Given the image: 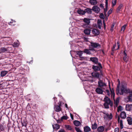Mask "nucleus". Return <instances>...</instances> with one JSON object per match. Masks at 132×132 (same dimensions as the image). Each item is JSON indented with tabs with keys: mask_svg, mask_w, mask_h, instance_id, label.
Returning a JSON list of instances; mask_svg holds the SVG:
<instances>
[{
	"mask_svg": "<svg viewBox=\"0 0 132 132\" xmlns=\"http://www.w3.org/2000/svg\"><path fill=\"white\" fill-rule=\"evenodd\" d=\"M118 82V84L116 88L117 94H119L121 95H123L124 93V85L122 82L120 86V82L119 80Z\"/></svg>",
	"mask_w": 132,
	"mask_h": 132,
	"instance_id": "obj_1",
	"label": "nucleus"
},
{
	"mask_svg": "<svg viewBox=\"0 0 132 132\" xmlns=\"http://www.w3.org/2000/svg\"><path fill=\"white\" fill-rule=\"evenodd\" d=\"M103 118L105 121L109 120H111L112 118V115L111 113L109 114L108 113L106 112L105 111L103 112Z\"/></svg>",
	"mask_w": 132,
	"mask_h": 132,
	"instance_id": "obj_2",
	"label": "nucleus"
},
{
	"mask_svg": "<svg viewBox=\"0 0 132 132\" xmlns=\"http://www.w3.org/2000/svg\"><path fill=\"white\" fill-rule=\"evenodd\" d=\"M98 84L99 87L102 88L103 89H104V87L106 86V84L101 80L98 81Z\"/></svg>",
	"mask_w": 132,
	"mask_h": 132,
	"instance_id": "obj_3",
	"label": "nucleus"
},
{
	"mask_svg": "<svg viewBox=\"0 0 132 132\" xmlns=\"http://www.w3.org/2000/svg\"><path fill=\"white\" fill-rule=\"evenodd\" d=\"M130 93L131 94L124 99V101L126 102H132V91Z\"/></svg>",
	"mask_w": 132,
	"mask_h": 132,
	"instance_id": "obj_4",
	"label": "nucleus"
},
{
	"mask_svg": "<svg viewBox=\"0 0 132 132\" xmlns=\"http://www.w3.org/2000/svg\"><path fill=\"white\" fill-rule=\"evenodd\" d=\"M104 101L105 102L109 103L111 106H112L113 104L111 101L108 97L105 96L104 99Z\"/></svg>",
	"mask_w": 132,
	"mask_h": 132,
	"instance_id": "obj_5",
	"label": "nucleus"
},
{
	"mask_svg": "<svg viewBox=\"0 0 132 132\" xmlns=\"http://www.w3.org/2000/svg\"><path fill=\"white\" fill-rule=\"evenodd\" d=\"M92 46L94 48H98L100 47V45L98 43H91L90 47Z\"/></svg>",
	"mask_w": 132,
	"mask_h": 132,
	"instance_id": "obj_6",
	"label": "nucleus"
},
{
	"mask_svg": "<svg viewBox=\"0 0 132 132\" xmlns=\"http://www.w3.org/2000/svg\"><path fill=\"white\" fill-rule=\"evenodd\" d=\"M59 105H54V107L55 110L56 112H59L61 111V108L60 107L61 106V102H59Z\"/></svg>",
	"mask_w": 132,
	"mask_h": 132,
	"instance_id": "obj_7",
	"label": "nucleus"
},
{
	"mask_svg": "<svg viewBox=\"0 0 132 132\" xmlns=\"http://www.w3.org/2000/svg\"><path fill=\"white\" fill-rule=\"evenodd\" d=\"M92 10L96 13H98L100 11V9L97 6H94L92 9Z\"/></svg>",
	"mask_w": 132,
	"mask_h": 132,
	"instance_id": "obj_8",
	"label": "nucleus"
},
{
	"mask_svg": "<svg viewBox=\"0 0 132 132\" xmlns=\"http://www.w3.org/2000/svg\"><path fill=\"white\" fill-rule=\"evenodd\" d=\"M103 89L100 87H97L95 89L96 92L98 94H102L103 91Z\"/></svg>",
	"mask_w": 132,
	"mask_h": 132,
	"instance_id": "obj_9",
	"label": "nucleus"
},
{
	"mask_svg": "<svg viewBox=\"0 0 132 132\" xmlns=\"http://www.w3.org/2000/svg\"><path fill=\"white\" fill-rule=\"evenodd\" d=\"M91 75L92 77L96 78H98L100 76V74L98 72L95 71L92 72Z\"/></svg>",
	"mask_w": 132,
	"mask_h": 132,
	"instance_id": "obj_10",
	"label": "nucleus"
},
{
	"mask_svg": "<svg viewBox=\"0 0 132 132\" xmlns=\"http://www.w3.org/2000/svg\"><path fill=\"white\" fill-rule=\"evenodd\" d=\"M118 47L116 48L117 44H115L113 46V47L112 48V51H113L115 50H116L118 49L119 48V43L118 42H117Z\"/></svg>",
	"mask_w": 132,
	"mask_h": 132,
	"instance_id": "obj_11",
	"label": "nucleus"
},
{
	"mask_svg": "<svg viewBox=\"0 0 132 132\" xmlns=\"http://www.w3.org/2000/svg\"><path fill=\"white\" fill-rule=\"evenodd\" d=\"M92 32L95 35H98L100 34L99 30L96 29H93L92 31Z\"/></svg>",
	"mask_w": 132,
	"mask_h": 132,
	"instance_id": "obj_12",
	"label": "nucleus"
},
{
	"mask_svg": "<svg viewBox=\"0 0 132 132\" xmlns=\"http://www.w3.org/2000/svg\"><path fill=\"white\" fill-rule=\"evenodd\" d=\"M126 119L128 122V123L130 125L132 124V119L131 117H128Z\"/></svg>",
	"mask_w": 132,
	"mask_h": 132,
	"instance_id": "obj_13",
	"label": "nucleus"
},
{
	"mask_svg": "<svg viewBox=\"0 0 132 132\" xmlns=\"http://www.w3.org/2000/svg\"><path fill=\"white\" fill-rule=\"evenodd\" d=\"M90 60L93 63L96 64L98 62V60L97 58L95 57H90Z\"/></svg>",
	"mask_w": 132,
	"mask_h": 132,
	"instance_id": "obj_14",
	"label": "nucleus"
},
{
	"mask_svg": "<svg viewBox=\"0 0 132 132\" xmlns=\"http://www.w3.org/2000/svg\"><path fill=\"white\" fill-rule=\"evenodd\" d=\"M93 49L91 48L90 47L89 48V49H85L84 50V52L86 53L87 54H90L91 53H90V50H92Z\"/></svg>",
	"mask_w": 132,
	"mask_h": 132,
	"instance_id": "obj_15",
	"label": "nucleus"
},
{
	"mask_svg": "<svg viewBox=\"0 0 132 132\" xmlns=\"http://www.w3.org/2000/svg\"><path fill=\"white\" fill-rule=\"evenodd\" d=\"M118 120L120 123L121 129H122L123 128L122 120H120V118L119 117H118Z\"/></svg>",
	"mask_w": 132,
	"mask_h": 132,
	"instance_id": "obj_16",
	"label": "nucleus"
},
{
	"mask_svg": "<svg viewBox=\"0 0 132 132\" xmlns=\"http://www.w3.org/2000/svg\"><path fill=\"white\" fill-rule=\"evenodd\" d=\"M93 69L95 71H98L100 70L101 68L98 66H93L92 67Z\"/></svg>",
	"mask_w": 132,
	"mask_h": 132,
	"instance_id": "obj_17",
	"label": "nucleus"
},
{
	"mask_svg": "<svg viewBox=\"0 0 132 132\" xmlns=\"http://www.w3.org/2000/svg\"><path fill=\"white\" fill-rule=\"evenodd\" d=\"M84 131L85 132H88L91 130V129L88 126H86L84 128Z\"/></svg>",
	"mask_w": 132,
	"mask_h": 132,
	"instance_id": "obj_18",
	"label": "nucleus"
},
{
	"mask_svg": "<svg viewBox=\"0 0 132 132\" xmlns=\"http://www.w3.org/2000/svg\"><path fill=\"white\" fill-rule=\"evenodd\" d=\"M77 12L79 14L81 15H84L85 14V12L84 11L81 9H79L77 11Z\"/></svg>",
	"mask_w": 132,
	"mask_h": 132,
	"instance_id": "obj_19",
	"label": "nucleus"
},
{
	"mask_svg": "<svg viewBox=\"0 0 132 132\" xmlns=\"http://www.w3.org/2000/svg\"><path fill=\"white\" fill-rule=\"evenodd\" d=\"M129 57L127 56V54L124 51V61L127 62L129 60Z\"/></svg>",
	"mask_w": 132,
	"mask_h": 132,
	"instance_id": "obj_20",
	"label": "nucleus"
},
{
	"mask_svg": "<svg viewBox=\"0 0 132 132\" xmlns=\"http://www.w3.org/2000/svg\"><path fill=\"white\" fill-rule=\"evenodd\" d=\"M54 129H55L56 130H57L60 128L59 125L57 124H55L52 125Z\"/></svg>",
	"mask_w": 132,
	"mask_h": 132,
	"instance_id": "obj_21",
	"label": "nucleus"
},
{
	"mask_svg": "<svg viewBox=\"0 0 132 132\" xmlns=\"http://www.w3.org/2000/svg\"><path fill=\"white\" fill-rule=\"evenodd\" d=\"M85 13H87L88 14H91L92 12V10L89 8H87L85 9Z\"/></svg>",
	"mask_w": 132,
	"mask_h": 132,
	"instance_id": "obj_22",
	"label": "nucleus"
},
{
	"mask_svg": "<svg viewBox=\"0 0 132 132\" xmlns=\"http://www.w3.org/2000/svg\"><path fill=\"white\" fill-rule=\"evenodd\" d=\"M125 84H124V85ZM130 93V90L129 89L126 87L124 86V93L128 94Z\"/></svg>",
	"mask_w": 132,
	"mask_h": 132,
	"instance_id": "obj_23",
	"label": "nucleus"
},
{
	"mask_svg": "<svg viewBox=\"0 0 132 132\" xmlns=\"http://www.w3.org/2000/svg\"><path fill=\"white\" fill-rule=\"evenodd\" d=\"M104 127L103 126L99 127L97 129L98 132H103L104 130Z\"/></svg>",
	"mask_w": 132,
	"mask_h": 132,
	"instance_id": "obj_24",
	"label": "nucleus"
},
{
	"mask_svg": "<svg viewBox=\"0 0 132 132\" xmlns=\"http://www.w3.org/2000/svg\"><path fill=\"white\" fill-rule=\"evenodd\" d=\"M123 6V4H120L117 9V12H119L120 11H121Z\"/></svg>",
	"mask_w": 132,
	"mask_h": 132,
	"instance_id": "obj_25",
	"label": "nucleus"
},
{
	"mask_svg": "<svg viewBox=\"0 0 132 132\" xmlns=\"http://www.w3.org/2000/svg\"><path fill=\"white\" fill-rule=\"evenodd\" d=\"M89 2L91 5H96L97 3L96 0H90Z\"/></svg>",
	"mask_w": 132,
	"mask_h": 132,
	"instance_id": "obj_26",
	"label": "nucleus"
},
{
	"mask_svg": "<svg viewBox=\"0 0 132 132\" xmlns=\"http://www.w3.org/2000/svg\"><path fill=\"white\" fill-rule=\"evenodd\" d=\"M105 6H106V8L105 9H104V15L106 16V12L108 10V1L107 0H106L105 2Z\"/></svg>",
	"mask_w": 132,
	"mask_h": 132,
	"instance_id": "obj_27",
	"label": "nucleus"
},
{
	"mask_svg": "<svg viewBox=\"0 0 132 132\" xmlns=\"http://www.w3.org/2000/svg\"><path fill=\"white\" fill-rule=\"evenodd\" d=\"M84 22L87 25H88L90 23V21L89 19L85 18L83 20Z\"/></svg>",
	"mask_w": 132,
	"mask_h": 132,
	"instance_id": "obj_28",
	"label": "nucleus"
},
{
	"mask_svg": "<svg viewBox=\"0 0 132 132\" xmlns=\"http://www.w3.org/2000/svg\"><path fill=\"white\" fill-rule=\"evenodd\" d=\"M73 123L74 125L77 126H79L80 124V122L79 121L75 120L73 122Z\"/></svg>",
	"mask_w": 132,
	"mask_h": 132,
	"instance_id": "obj_29",
	"label": "nucleus"
},
{
	"mask_svg": "<svg viewBox=\"0 0 132 132\" xmlns=\"http://www.w3.org/2000/svg\"><path fill=\"white\" fill-rule=\"evenodd\" d=\"M84 31L85 34L89 35L90 34V31L88 29H86L84 30Z\"/></svg>",
	"mask_w": 132,
	"mask_h": 132,
	"instance_id": "obj_30",
	"label": "nucleus"
},
{
	"mask_svg": "<svg viewBox=\"0 0 132 132\" xmlns=\"http://www.w3.org/2000/svg\"><path fill=\"white\" fill-rule=\"evenodd\" d=\"M114 103H115V107H117L118 104L119 102V99L118 98H117L116 100H115L114 99Z\"/></svg>",
	"mask_w": 132,
	"mask_h": 132,
	"instance_id": "obj_31",
	"label": "nucleus"
},
{
	"mask_svg": "<svg viewBox=\"0 0 132 132\" xmlns=\"http://www.w3.org/2000/svg\"><path fill=\"white\" fill-rule=\"evenodd\" d=\"M97 124L95 122L92 125V128L93 129H96L97 128Z\"/></svg>",
	"mask_w": 132,
	"mask_h": 132,
	"instance_id": "obj_32",
	"label": "nucleus"
},
{
	"mask_svg": "<svg viewBox=\"0 0 132 132\" xmlns=\"http://www.w3.org/2000/svg\"><path fill=\"white\" fill-rule=\"evenodd\" d=\"M15 24V21L12 20H11V21L9 23V25L12 26H14Z\"/></svg>",
	"mask_w": 132,
	"mask_h": 132,
	"instance_id": "obj_33",
	"label": "nucleus"
},
{
	"mask_svg": "<svg viewBox=\"0 0 132 132\" xmlns=\"http://www.w3.org/2000/svg\"><path fill=\"white\" fill-rule=\"evenodd\" d=\"M109 87L111 91V96H113V98H114L115 94L114 92V90L113 89H111V88L110 87V85H109Z\"/></svg>",
	"mask_w": 132,
	"mask_h": 132,
	"instance_id": "obj_34",
	"label": "nucleus"
},
{
	"mask_svg": "<svg viewBox=\"0 0 132 132\" xmlns=\"http://www.w3.org/2000/svg\"><path fill=\"white\" fill-rule=\"evenodd\" d=\"M7 72L6 71H1V75L2 77H4L5 76L7 73Z\"/></svg>",
	"mask_w": 132,
	"mask_h": 132,
	"instance_id": "obj_35",
	"label": "nucleus"
},
{
	"mask_svg": "<svg viewBox=\"0 0 132 132\" xmlns=\"http://www.w3.org/2000/svg\"><path fill=\"white\" fill-rule=\"evenodd\" d=\"M131 109V105H127L126 106V110L127 111H129Z\"/></svg>",
	"mask_w": 132,
	"mask_h": 132,
	"instance_id": "obj_36",
	"label": "nucleus"
},
{
	"mask_svg": "<svg viewBox=\"0 0 132 132\" xmlns=\"http://www.w3.org/2000/svg\"><path fill=\"white\" fill-rule=\"evenodd\" d=\"M83 52L82 51H78L77 53V54L79 55L80 57H81V56L83 54Z\"/></svg>",
	"mask_w": 132,
	"mask_h": 132,
	"instance_id": "obj_37",
	"label": "nucleus"
},
{
	"mask_svg": "<svg viewBox=\"0 0 132 132\" xmlns=\"http://www.w3.org/2000/svg\"><path fill=\"white\" fill-rule=\"evenodd\" d=\"M7 51V48L4 47L1 48L0 50L1 52H4Z\"/></svg>",
	"mask_w": 132,
	"mask_h": 132,
	"instance_id": "obj_38",
	"label": "nucleus"
},
{
	"mask_svg": "<svg viewBox=\"0 0 132 132\" xmlns=\"http://www.w3.org/2000/svg\"><path fill=\"white\" fill-rule=\"evenodd\" d=\"M122 110L123 108L120 105L118 107V112H119V111H121Z\"/></svg>",
	"mask_w": 132,
	"mask_h": 132,
	"instance_id": "obj_39",
	"label": "nucleus"
},
{
	"mask_svg": "<svg viewBox=\"0 0 132 132\" xmlns=\"http://www.w3.org/2000/svg\"><path fill=\"white\" fill-rule=\"evenodd\" d=\"M109 103H106L105 102L104 104V106L105 108L106 109H108L109 108Z\"/></svg>",
	"mask_w": 132,
	"mask_h": 132,
	"instance_id": "obj_40",
	"label": "nucleus"
},
{
	"mask_svg": "<svg viewBox=\"0 0 132 132\" xmlns=\"http://www.w3.org/2000/svg\"><path fill=\"white\" fill-rule=\"evenodd\" d=\"M65 128L68 130H71L72 129V128L71 126L69 125H65Z\"/></svg>",
	"mask_w": 132,
	"mask_h": 132,
	"instance_id": "obj_41",
	"label": "nucleus"
},
{
	"mask_svg": "<svg viewBox=\"0 0 132 132\" xmlns=\"http://www.w3.org/2000/svg\"><path fill=\"white\" fill-rule=\"evenodd\" d=\"M19 44L18 42H14V43L13 46L14 47H18L19 46Z\"/></svg>",
	"mask_w": 132,
	"mask_h": 132,
	"instance_id": "obj_42",
	"label": "nucleus"
},
{
	"mask_svg": "<svg viewBox=\"0 0 132 132\" xmlns=\"http://www.w3.org/2000/svg\"><path fill=\"white\" fill-rule=\"evenodd\" d=\"M75 129L77 132H82L79 128L75 127Z\"/></svg>",
	"mask_w": 132,
	"mask_h": 132,
	"instance_id": "obj_43",
	"label": "nucleus"
},
{
	"mask_svg": "<svg viewBox=\"0 0 132 132\" xmlns=\"http://www.w3.org/2000/svg\"><path fill=\"white\" fill-rule=\"evenodd\" d=\"M117 0H112V3L113 6H115L116 4Z\"/></svg>",
	"mask_w": 132,
	"mask_h": 132,
	"instance_id": "obj_44",
	"label": "nucleus"
},
{
	"mask_svg": "<svg viewBox=\"0 0 132 132\" xmlns=\"http://www.w3.org/2000/svg\"><path fill=\"white\" fill-rule=\"evenodd\" d=\"M120 117L122 119H124V111L121 112L120 114Z\"/></svg>",
	"mask_w": 132,
	"mask_h": 132,
	"instance_id": "obj_45",
	"label": "nucleus"
},
{
	"mask_svg": "<svg viewBox=\"0 0 132 132\" xmlns=\"http://www.w3.org/2000/svg\"><path fill=\"white\" fill-rule=\"evenodd\" d=\"M100 17L101 18L104 19L105 18L104 16L103 13H101L100 15Z\"/></svg>",
	"mask_w": 132,
	"mask_h": 132,
	"instance_id": "obj_46",
	"label": "nucleus"
},
{
	"mask_svg": "<svg viewBox=\"0 0 132 132\" xmlns=\"http://www.w3.org/2000/svg\"><path fill=\"white\" fill-rule=\"evenodd\" d=\"M106 93L107 94V95L108 96H110V93L108 90L106 89Z\"/></svg>",
	"mask_w": 132,
	"mask_h": 132,
	"instance_id": "obj_47",
	"label": "nucleus"
},
{
	"mask_svg": "<svg viewBox=\"0 0 132 132\" xmlns=\"http://www.w3.org/2000/svg\"><path fill=\"white\" fill-rule=\"evenodd\" d=\"M97 23L98 26L99 25H101L102 24V22L101 20H99L97 21Z\"/></svg>",
	"mask_w": 132,
	"mask_h": 132,
	"instance_id": "obj_48",
	"label": "nucleus"
},
{
	"mask_svg": "<svg viewBox=\"0 0 132 132\" xmlns=\"http://www.w3.org/2000/svg\"><path fill=\"white\" fill-rule=\"evenodd\" d=\"M62 118L63 119H67L68 118V117L67 116H64L62 117Z\"/></svg>",
	"mask_w": 132,
	"mask_h": 132,
	"instance_id": "obj_49",
	"label": "nucleus"
},
{
	"mask_svg": "<svg viewBox=\"0 0 132 132\" xmlns=\"http://www.w3.org/2000/svg\"><path fill=\"white\" fill-rule=\"evenodd\" d=\"M114 26V24H113L111 26V29H110V30L111 31H112L113 30V28Z\"/></svg>",
	"mask_w": 132,
	"mask_h": 132,
	"instance_id": "obj_50",
	"label": "nucleus"
},
{
	"mask_svg": "<svg viewBox=\"0 0 132 132\" xmlns=\"http://www.w3.org/2000/svg\"><path fill=\"white\" fill-rule=\"evenodd\" d=\"M119 128H116L114 129V132H119Z\"/></svg>",
	"mask_w": 132,
	"mask_h": 132,
	"instance_id": "obj_51",
	"label": "nucleus"
},
{
	"mask_svg": "<svg viewBox=\"0 0 132 132\" xmlns=\"http://www.w3.org/2000/svg\"><path fill=\"white\" fill-rule=\"evenodd\" d=\"M112 12V10L111 9H110L109 11L108 12V16H109L110 14H111Z\"/></svg>",
	"mask_w": 132,
	"mask_h": 132,
	"instance_id": "obj_52",
	"label": "nucleus"
},
{
	"mask_svg": "<svg viewBox=\"0 0 132 132\" xmlns=\"http://www.w3.org/2000/svg\"><path fill=\"white\" fill-rule=\"evenodd\" d=\"M70 117H71V119L72 120H73V116L71 113H70Z\"/></svg>",
	"mask_w": 132,
	"mask_h": 132,
	"instance_id": "obj_53",
	"label": "nucleus"
},
{
	"mask_svg": "<svg viewBox=\"0 0 132 132\" xmlns=\"http://www.w3.org/2000/svg\"><path fill=\"white\" fill-rule=\"evenodd\" d=\"M58 132H65V130L63 129H61Z\"/></svg>",
	"mask_w": 132,
	"mask_h": 132,
	"instance_id": "obj_54",
	"label": "nucleus"
},
{
	"mask_svg": "<svg viewBox=\"0 0 132 132\" xmlns=\"http://www.w3.org/2000/svg\"><path fill=\"white\" fill-rule=\"evenodd\" d=\"M98 64L99 66L98 67H100V68L101 69H102V67L101 64L100 63H98Z\"/></svg>",
	"mask_w": 132,
	"mask_h": 132,
	"instance_id": "obj_55",
	"label": "nucleus"
},
{
	"mask_svg": "<svg viewBox=\"0 0 132 132\" xmlns=\"http://www.w3.org/2000/svg\"><path fill=\"white\" fill-rule=\"evenodd\" d=\"M3 83L2 82H1L0 81V87H2V85L3 84Z\"/></svg>",
	"mask_w": 132,
	"mask_h": 132,
	"instance_id": "obj_56",
	"label": "nucleus"
},
{
	"mask_svg": "<svg viewBox=\"0 0 132 132\" xmlns=\"http://www.w3.org/2000/svg\"><path fill=\"white\" fill-rule=\"evenodd\" d=\"M100 6L101 8H103L104 7L103 5L102 4H100Z\"/></svg>",
	"mask_w": 132,
	"mask_h": 132,
	"instance_id": "obj_57",
	"label": "nucleus"
},
{
	"mask_svg": "<svg viewBox=\"0 0 132 132\" xmlns=\"http://www.w3.org/2000/svg\"><path fill=\"white\" fill-rule=\"evenodd\" d=\"M65 107L67 108L68 109V105H67V104H65Z\"/></svg>",
	"mask_w": 132,
	"mask_h": 132,
	"instance_id": "obj_58",
	"label": "nucleus"
},
{
	"mask_svg": "<svg viewBox=\"0 0 132 132\" xmlns=\"http://www.w3.org/2000/svg\"><path fill=\"white\" fill-rule=\"evenodd\" d=\"M124 119L126 118V113L125 112H124Z\"/></svg>",
	"mask_w": 132,
	"mask_h": 132,
	"instance_id": "obj_59",
	"label": "nucleus"
},
{
	"mask_svg": "<svg viewBox=\"0 0 132 132\" xmlns=\"http://www.w3.org/2000/svg\"><path fill=\"white\" fill-rule=\"evenodd\" d=\"M101 25L98 26V28L99 29H101Z\"/></svg>",
	"mask_w": 132,
	"mask_h": 132,
	"instance_id": "obj_60",
	"label": "nucleus"
},
{
	"mask_svg": "<svg viewBox=\"0 0 132 132\" xmlns=\"http://www.w3.org/2000/svg\"><path fill=\"white\" fill-rule=\"evenodd\" d=\"M103 24H104V27H105V22H104V20L103 21Z\"/></svg>",
	"mask_w": 132,
	"mask_h": 132,
	"instance_id": "obj_61",
	"label": "nucleus"
},
{
	"mask_svg": "<svg viewBox=\"0 0 132 132\" xmlns=\"http://www.w3.org/2000/svg\"><path fill=\"white\" fill-rule=\"evenodd\" d=\"M126 26H127V24L124 25V30H125V27H126Z\"/></svg>",
	"mask_w": 132,
	"mask_h": 132,
	"instance_id": "obj_62",
	"label": "nucleus"
},
{
	"mask_svg": "<svg viewBox=\"0 0 132 132\" xmlns=\"http://www.w3.org/2000/svg\"><path fill=\"white\" fill-rule=\"evenodd\" d=\"M113 52L112 51V52L111 53V54L112 55H113Z\"/></svg>",
	"mask_w": 132,
	"mask_h": 132,
	"instance_id": "obj_63",
	"label": "nucleus"
},
{
	"mask_svg": "<svg viewBox=\"0 0 132 132\" xmlns=\"http://www.w3.org/2000/svg\"><path fill=\"white\" fill-rule=\"evenodd\" d=\"M123 28L124 29V26H122L121 28V30H122Z\"/></svg>",
	"mask_w": 132,
	"mask_h": 132,
	"instance_id": "obj_64",
	"label": "nucleus"
}]
</instances>
